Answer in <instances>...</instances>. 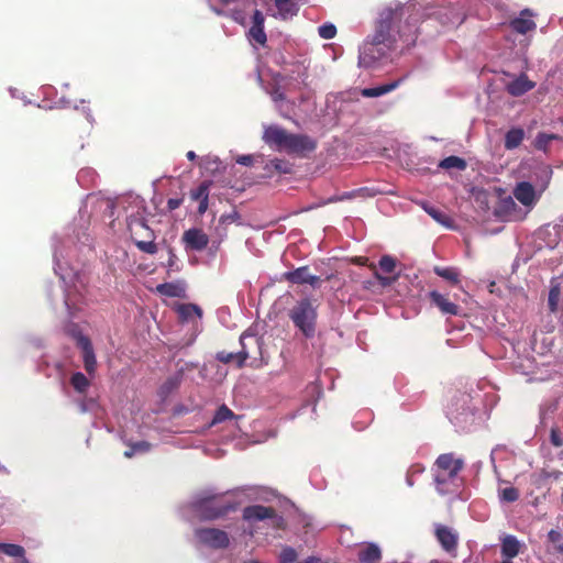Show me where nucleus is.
<instances>
[{"label": "nucleus", "mask_w": 563, "mask_h": 563, "mask_svg": "<svg viewBox=\"0 0 563 563\" xmlns=\"http://www.w3.org/2000/svg\"><path fill=\"white\" fill-rule=\"evenodd\" d=\"M421 18L420 8L416 3H396L384 8L374 34L361 48L358 64L371 68L377 62L388 58L391 53L413 46L418 38V24Z\"/></svg>", "instance_id": "nucleus-1"}, {"label": "nucleus", "mask_w": 563, "mask_h": 563, "mask_svg": "<svg viewBox=\"0 0 563 563\" xmlns=\"http://www.w3.org/2000/svg\"><path fill=\"white\" fill-rule=\"evenodd\" d=\"M263 140L277 151H285L299 157H303L317 148V141L309 135L289 133L278 125L266 128Z\"/></svg>", "instance_id": "nucleus-2"}, {"label": "nucleus", "mask_w": 563, "mask_h": 563, "mask_svg": "<svg viewBox=\"0 0 563 563\" xmlns=\"http://www.w3.org/2000/svg\"><path fill=\"white\" fill-rule=\"evenodd\" d=\"M289 318L306 338L314 335L317 310L309 298L299 300L289 311Z\"/></svg>", "instance_id": "nucleus-3"}, {"label": "nucleus", "mask_w": 563, "mask_h": 563, "mask_svg": "<svg viewBox=\"0 0 563 563\" xmlns=\"http://www.w3.org/2000/svg\"><path fill=\"white\" fill-rule=\"evenodd\" d=\"M240 362L250 361V366L260 367L263 361V339L255 333L245 331L240 336Z\"/></svg>", "instance_id": "nucleus-4"}, {"label": "nucleus", "mask_w": 563, "mask_h": 563, "mask_svg": "<svg viewBox=\"0 0 563 563\" xmlns=\"http://www.w3.org/2000/svg\"><path fill=\"white\" fill-rule=\"evenodd\" d=\"M129 230L140 251L151 255L157 252V245L154 242V232L146 225L143 219H131L129 222Z\"/></svg>", "instance_id": "nucleus-5"}, {"label": "nucleus", "mask_w": 563, "mask_h": 563, "mask_svg": "<svg viewBox=\"0 0 563 563\" xmlns=\"http://www.w3.org/2000/svg\"><path fill=\"white\" fill-rule=\"evenodd\" d=\"M543 172L545 174V181L541 186L539 191H537L536 188L528 181H521L517 184V186L514 189V197L525 207L528 213L533 209V207L539 201L542 191L547 188L548 183L551 178L552 170L550 169V167H544Z\"/></svg>", "instance_id": "nucleus-6"}, {"label": "nucleus", "mask_w": 563, "mask_h": 563, "mask_svg": "<svg viewBox=\"0 0 563 563\" xmlns=\"http://www.w3.org/2000/svg\"><path fill=\"white\" fill-rule=\"evenodd\" d=\"M194 506L203 520H216L234 510V506L231 504H218L214 495L199 496Z\"/></svg>", "instance_id": "nucleus-7"}, {"label": "nucleus", "mask_w": 563, "mask_h": 563, "mask_svg": "<svg viewBox=\"0 0 563 563\" xmlns=\"http://www.w3.org/2000/svg\"><path fill=\"white\" fill-rule=\"evenodd\" d=\"M242 518L249 523H255L269 519L275 529H284L286 523L283 516L278 515L273 507L263 505H251L243 509Z\"/></svg>", "instance_id": "nucleus-8"}, {"label": "nucleus", "mask_w": 563, "mask_h": 563, "mask_svg": "<svg viewBox=\"0 0 563 563\" xmlns=\"http://www.w3.org/2000/svg\"><path fill=\"white\" fill-rule=\"evenodd\" d=\"M196 537L200 543L214 550L225 549L230 544L228 533L217 528L197 529Z\"/></svg>", "instance_id": "nucleus-9"}, {"label": "nucleus", "mask_w": 563, "mask_h": 563, "mask_svg": "<svg viewBox=\"0 0 563 563\" xmlns=\"http://www.w3.org/2000/svg\"><path fill=\"white\" fill-rule=\"evenodd\" d=\"M282 278L291 284H309L313 288H318L321 284V278L317 275L310 274L308 266H301L296 268L295 271L285 272L282 275Z\"/></svg>", "instance_id": "nucleus-10"}, {"label": "nucleus", "mask_w": 563, "mask_h": 563, "mask_svg": "<svg viewBox=\"0 0 563 563\" xmlns=\"http://www.w3.org/2000/svg\"><path fill=\"white\" fill-rule=\"evenodd\" d=\"M183 242L187 250L200 252L208 246L209 236L201 229L191 228L184 232Z\"/></svg>", "instance_id": "nucleus-11"}, {"label": "nucleus", "mask_w": 563, "mask_h": 563, "mask_svg": "<svg viewBox=\"0 0 563 563\" xmlns=\"http://www.w3.org/2000/svg\"><path fill=\"white\" fill-rule=\"evenodd\" d=\"M497 213L508 221H519L525 219L528 214L526 209L520 208L511 197H507L500 201Z\"/></svg>", "instance_id": "nucleus-12"}, {"label": "nucleus", "mask_w": 563, "mask_h": 563, "mask_svg": "<svg viewBox=\"0 0 563 563\" xmlns=\"http://www.w3.org/2000/svg\"><path fill=\"white\" fill-rule=\"evenodd\" d=\"M548 307L551 312H558L563 307V276L552 278Z\"/></svg>", "instance_id": "nucleus-13"}, {"label": "nucleus", "mask_w": 563, "mask_h": 563, "mask_svg": "<svg viewBox=\"0 0 563 563\" xmlns=\"http://www.w3.org/2000/svg\"><path fill=\"white\" fill-rule=\"evenodd\" d=\"M533 13L529 9H525L520 12L519 16L510 21L511 29L519 34H527L530 31L536 30L537 24L532 20Z\"/></svg>", "instance_id": "nucleus-14"}, {"label": "nucleus", "mask_w": 563, "mask_h": 563, "mask_svg": "<svg viewBox=\"0 0 563 563\" xmlns=\"http://www.w3.org/2000/svg\"><path fill=\"white\" fill-rule=\"evenodd\" d=\"M457 470H451V471H442L437 470L434 475V482L437 484V489L440 494H446L449 492H452L455 484V475Z\"/></svg>", "instance_id": "nucleus-15"}, {"label": "nucleus", "mask_w": 563, "mask_h": 563, "mask_svg": "<svg viewBox=\"0 0 563 563\" xmlns=\"http://www.w3.org/2000/svg\"><path fill=\"white\" fill-rule=\"evenodd\" d=\"M536 84L527 77V75L521 74L514 80L507 84V91L514 97H520L533 89Z\"/></svg>", "instance_id": "nucleus-16"}, {"label": "nucleus", "mask_w": 563, "mask_h": 563, "mask_svg": "<svg viewBox=\"0 0 563 563\" xmlns=\"http://www.w3.org/2000/svg\"><path fill=\"white\" fill-rule=\"evenodd\" d=\"M429 298L432 305L438 307L442 313L457 314V306L450 301L445 295L440 294L437 290L429 292Z\"/></svg>", "instance_id": "nucleus-17"}, {"label": "nucleus", "mask_w": 563, "mask_h": 563, "mask_svg": "<svg viewBox=\"0 0 563 563\" xmlns=\"http://www.w3.org/2000/svg\"><path fill=\"white\" fill-rule=\"evenodd\" d=\"M360 563H379L382 560V551L375 543H367L357 552Z\"/></svg>", "instance_id": "nucleus-18"}, {"label": "nucleus", "mask_w": 563, "mask_h": 563, "mask_svg": "<svg viewBox=\"0 0 563 563\" xmlns=\"http://www.w3.org/2000/svg\"><path fill=\"white\" fill-rule=\"evenodd\" d=\"M435 537L445 551L450 552L454 550L456 538L445 526H437Z\"/></svg>", "instance_id": "nucleus-19"}, {"label": "nucleus", "mask_w": 563, "mask_h": 563, "mask_svg": "<svg viewBox=\"0 0 563 563\" xmlns=\"http://www.w3.org/2000/svg\"><path fill=\"white\" fill-rule=\"evenodd\" d=\"M84 343L85 345L79 347L82 353L84 367L89 375H93L97 369L95 350L91 342Z\"/></svg>", "instance_id": "nucleus-20"}, {"label": "nucleus", "mask_w": 563, "mask_h": 563, "mask_svg": "<svg viewBox=\"0 0 563 563\" xmlns=\"http://www.w3.org/2000/svg\"><path fill=\"white\" fill-rule=\"evenodd\" d=\"M520 548L521 544L515 536L507 534L501 539V554L508 560L517 556Z\"/></svg>", "instance_id": "nucleus-21"}, {"label": "nucleus", "mask_w": 563, "mask_h": 563, "mask_svg": "<svg viewBox=\"0 0 563 563\" xmlns=\"http://www.w3.org/2000/svg\"><path fill=\"white\" fill-rule=\"evenodd\" d=\"M400 82H401V79H398V80L391 81L389 84L380 85L377 87L364 88L361 91V95L366 98L380 97L383 95H386V93L395 90L399 86Z\"/></svg>", "instance_id": "nucleus-22"}, {"label": "nucleus", "mask_w": 563, "mask_h": 563, "mask_svg": "<svg viewBox=\"0 0 563 563\" xmlns=\"http://www.w3.org/2000/svg\"><path fill=\"white\" fill-rule=\"evenodd\" d=\"M177 312L181 321H189L194 317L199 319L202 317L201 308L195 303H183L178 307Z\"/></svg>", "instance_id": "nucleus-23"}, {"label": "nucleus", "mask_w": 563, "mask_h": 563, "mask_svg": "<svg viewBox=\"0 0 563 563\" xmlns=\"http://www.w3.org/2000/svg\"><path fill=\"white\" fill-rule=\"evenodd\" d=\"M525 137V131L521 128L510 129L505 135V147L507 150L517 148Z\"/></svg>", "instance_id": "nucleus-24"}, {"label": "nucleus", "mask_w": 563, "mask_h": 563, "mask_svg": "<svg viewBox=\"0 0 563 563\" xmlns=\"http://www.w3.org/2000/svg\"><path fill=\"white\" fill-rule=\"evenodd\" d=\"M70 385L78 394L86 395L91 384L81 372H76L70 376Z\"/></svg>", "instance_id": "nucleus-25"}, {"label": "nucleus", "mask_w": 563, "mask_h": 563, "mask_svg": "<svg viewBox=\"0 0 563 563\" xmlns=\"http://www.w3.org/2000/svg\"><path fill=\"white\" fill-rule=\"evenodd\" d=\"M279 15L283 19L294 16L298 12V7L292 0H274Z\"/></svg>", "instance_id": "nucleus-26"}, {"label": "nucleus", "mask_w": 563, "mask_h": 563, "mask_svg": "<svg viewBox=\"0 0 563 563\" xmlns=\"http://www.w3.org/2000/svg\"><path fill=\"white\" fill-rule=\"evenodd\" d=\"M65 333L76 341L78 347L84 346V342H91V340L81 332L77 323H68L65 328Z\"/></svg>", "instance_id": "nucleus-27"}, {"label": "nucleus", "mask_w": 563, "mask_h": 563, "mask_svg": "<svg viewBox=\"0 0 563 563\" xmlns=\"http://www.w3.org/2000/svg\"><path fill=\"white\" fill-rule=\"evenodd\" d=\"M561 137L558 135V134H553V133H538L534 141H533V146L538 150V151H542L544 153L548 152L549 150V145L552 141H555V140H560Z\"/></svg>", "instance_id": "nucleus-28"}, {"label": "nucleus", "mask_w": 563, "mask_h": 563, "mask_svg": "<svg viewBox=\"0 0 563 563\" xmlns=\"http://www.w3.org/2000/svg\"><path fill=\"white\" fill-rule=\"evenodd\" d=\"M241 352H227V351H220L217 353L216 358L217 361L229 364L231 362H234L239 368H242L244 366V363L240 362Z\"/></svg>", "instance_id": "nucleus-29"}, {"label": "nucleus", "mask_w": 563, "mask_h": 563, "mask_svg": "<svg viewBox=\"0 0 563 563\" xmlns=\"http://www.w3.org/2000/svg\"><path fill=\"white\" fill-rule=\"evenodd\" d=\"M181 377L180 375H174L168 377L163 385L161 386L159 394L162 397H167L175 389H177L180 385Z\"/></svg>", "instance_id": "nucleus-30"}, {"label": "nucleus", "mask_w": 563, "mask_h": 563, "mask_svg": "<svg viewBox=\"0 0 563 563\" xmlns=\"http://www.w3.org/2000/svg\"><path fill=\"white\" fill-rule=\"evenodd\" d=\"M0 552L11 558H19L25 554V550L22 545L13 544V543H2L0 542Z\"/></svg>", "instance_id": "nucleus-31"}, {"label": "nucleus", "mask_w": 563, "mask_h": 563, "mask_svg": "<svg viewBox=\"0 0 563 563\" xmlns=\"http://www.w3.org/2000/svg\"><path fill=\"white\" fill-rule=\"evenodd\" d=\"M211 181L205 180L197 188L190 190V198L195 201H201L209 198Z\"/></svg>", "instance_id": "nucleus-32"}, {"label": "nucleus", "mask_w": 563, "mask_h": 563, "mask_svg": "<svg viewBox=\"0 0 563 563\" xmlns=\"http://www.w3.org/2000/svg\"><path fill=\"white\" fill-rule=\"evenodd\" d=\"M249 38L250 41L255 42L262 46L265 45L267 36L264 31V26L252 25L249 30Z\"/></svg>", "instance_id": "nucleus-33"}, {"label": "nucleus", "mask_w": 563, "mask_h": 563, "mask_svg": "<svg viewBox=\"0 0 563 563\" xmlns=\"http://www.w3.org/2000/svg\"><path fill=\"white\" fill-rule=\"evenodd\" d=\"M435 465H437V470H442V471L457 470V462H454L452 455H449V454L440 455L437 459Z\"/></svg>", "instance_id": "nucleus-34"}, {"label": "nucleus", "mask_w": 563, "mask_h": 563, "mask_svg": "<svg viewBox=\"0 0 563 563\" xmlns=\"http://www.w3.org/2000/svg\"><path fill=\"white\" fill-rule=\"evenodd\" d=\"M426 211L435 220L438 221L439 223L445 225V227H449V228H452L453 227V220L450 219V217H448L444 212L433 208V207H430V208H426Z\"/></svg>", "instance_id": "nucleus-35"}, {"label": "nucleus", "mask_w": 563, "mask_h": 563, "mask_svg": "<svg viewBox=\"0 0 563 563\" xmlns=\"http://www.w3.org/2000/svg\"><path fill=\"white\" fill-rule=\"evenodd\" d=\"M267 167L274 168L279 174H290L292 172V164L279 158L272 159Z\"/></svg>", "instance_id": "nucleus-36"}, {"label": "nucleus", "mask_w": 563, "mask_h": 563, "mask_svg": "<svg viewBox=\"0 0 563 563\" xmlns=\"http://www.w3.org/2000/svg\"><path fill=\"white\" fill-rule=\"evenodd\" d=\"M434 273L452 284H457V272L453 267L435 266Z\"/></svg>", "instance_id": "nucleus-37"}, {"label": "nucleus", "mask_w": 563, "mask_h": 563, "mask_svg": "<svg viewBox=\"0 0 563 563\" xmlns=\"http://www.w3.org/2000/svg\"><path fill=\"white\" fill-rule=\"evenodd\" d=\"M397 266V261L390 255H383L378 262V267L382 272L386 274H391L395 272Z\"/></svg>", "instance_id": "nucleus-38"}, {"label": "nucleus", "mask_w": 563, "mask_h": 563, "mask_svg": "<svg viewBox=\"0 0 563 563\" xmlns=\"http://www.w3.org/2000/svg\"><path fill=\"white\" fill-rule=\"evenodd\" d=\"M156 290L167 297H177L179 296V286L173 284V283H164L159 284L156 287Z\"/></svg>", "instance_id": "nucleus-39"}, {"label": "nucleus", "mask_w": 563, "mask_h": 563, "mask_svg": "<svg viewBox=\"0 0 563 563\" xmlns=\"http://www.w3.org/2000/svg\"><path fill=\"white\" fill-rule=\"evenodd\" d=\"M234 417L233 411L228 408L225 405H222L214 413L212 419V424L223 422L225 420L232 419Z\"/></svg>", "instance_id": "nucleus-40"}, {"label": "nucleus", "mask_w": 563, "mask_h": 563, "mask_svg": "<svg viewBox=\"0 0 563 563\" xmlns=\"http://www.w3.org/2000/svg\"><path fill=\"white\" fill-rule=\"evenodd\" d=\"M500 499L507 503H514L519 498V492L514 487H506L499 492Z\"/></svg>", "instance_id": "nucleus-41"}, {"label": "nucleus", "mask_w": 563, "mask_h": 563, "mask_svg": "<svg viewBox=\"0 0 563 563\" xmlns=\"http://www.w3.org/2000/svg\"><path fill=\"white\" fill-rule=\"evenodd\" d=\"M371 267L374 269V277L378 280V283L386 287V286H390L393 283H395L398 278V275H395V276H383L376 265L372 264Z\"/></svg>", "instance_id": "nucleus-42"}, {"label": "nucleus", "mask_w": 563, "mask_h": 563, "mask_svg": "<svg viewBox=\"0 0 563 563\" xmlns=\"http://www.w3.org/2000/svg\"><path fill=\"white\" fill-rule=\"evenodd\" d=\"M319 35L324 40H331L336 35V27L331 23H325L318 29Z\"/></svg>", "instance_id": "nucleus-43"}, {"label": "nucleus", "mask_w": 563, "mask_h": 563, "mask_svg": "<svg viewBox=\"0 0 563 563\" xmlns=\"http://www.w3.org/2000/svg\"><path fill=\"white\" fill-rule=\"evenodd\" d=\"M297 552L291 547H286L282 550L279 560L280 563H294L297 560Z\"/></svg>", "instance_id": "nucleus-44"}, {"label": "nucleus", "mask_w": 563, "mask_h": 563, "mask_svg": "<svg viewBox=\"0 0 563 563\" xmlns=\"http://www.w3.org/2000/svg\"><path fill=\"white\" fill-rule=\"evenodd\" d=\"M240 220V214L238 211L233 210L232 212L230 213H224L220 217L219 219V222L220 224H228V223H233V222H238Z\"/></svg>", "instance_id": "nucleus-45"}, {"label": "nucleus", "mask_w": 563, "mask_h": 563, "mask_svg": "<svg viewBox=\"0 0 563 563\" xmlns=\"http://www.w3.org/2000/svg\"><path fill=\"white\" fill-rule=\"evenodd\" d=\"M550 441L554 446L561 448L563 445L562 432L559 429H552L550 433Z\"/></svg>", "instance_id": "nucleus-46"}, {"label": "nucleus", "mask_w": 563, "mask_h": 563, "mask_svg": "<svg viewBox=\"0 0 563 563\" xmlns=\"http://www.w3.org/2000/svg\"><path fill=\"white\" fill-rule=\"evenodd\" d=\"M439 167L441 168H451V167H457V156L452 155L444 159H442L439 163Z\"/></svg>", "instance_id": "nucleus-47"}, {"label": "nucleus", "mask_w": 563, "mask_h": 563, "mask_svg": "<svg viewBox=\"0 0 563 563\" xmlns=\"http://www.w3.org/2000/svg\"><path fill=\"white\" fill-rule=\"evenodd\" d=\"M133 450L136 452H147L151 449V444L146 441H139L131 444Z\"/></svg>", "instance_id": "nucleus-48"}, {"label": "nucleus", "mask_w": 563, "mask_h": 563, "mask_svg": "<svg viewBox=\"0 0 563 563\" xmlns=\"http://www.w3.org/2000/svg\"><path fill=\"white\" fill-rule=\"evenodd\" d=\"M265 18L260 10H255L253 13V24L257 26H264Z\"/></svg>", "instance_id": "nucleus-49"}, {"label": "nucleus", "mask_w": 563, "mask_h": 563, "mask_svg": "<svg viewBox=\"0 0 563 563\" xmlns=\"http://www.w3.org/2000/svg\"><path fill=\"white\" fill-rule=\"evenodd\" d=\"M181 203H183V199L181 198H169L167 200V209L169 211H173V210L179 208Z\"/></svg>", "instance_id": "nucleus-50"}, {"label": "nucleus", "mask_w": 563, "mask_h": 563, "mask_svg": "<svg viewBox=\"0 0 563 563\" xmlns=\"http://www.w3.org/2000/svg\"><path fill=\"white\" fill-rule=\"evenodd\" d=\"M236 163L243 166H250L253 163V157L251 155H241L236 158Z\"/></svg>", "instance_id": "nucleus-51"}, {"label": "nucleus", "mask_w": 563, "mask_h": 563, "mask_svg": "<svg viewBox=\"0 0 563 563\" xmlns=\"http://www.w3.org/2000/svg\"><path fill=\"white\" fill-rule=\"evenodd\" d=\"M271 96H272V98H273V100H274L275 102H277V101H282V100H284V99H285V95H284V92H282V91H280V89H279V88H275V89L271 92Z\"/></svg>", "instance_id": "nucleus-52"}, {"label": "nucleus", "mask_w": 563, "mask_h": 563, "mask_svg": "<svg viewBox=\"0 0 563 563\" xmlns=\"http://www.w3.org/2000/svg\"><path fill=\"white\" fill-rule=\"evenodd\" d=\"M208 207H209V198L202 199L201 201H199L198 213L200 216L203 214L208 210Z\"/></svg>", "instance_id": "nucleus-53"}, {"label": "nucleus", "mask_w": 563, "mask_h": 563, "mask_svg": "<svg viewBox=\"0 0 563 563\" xmlns=\"http://www.w3.org/2000/svg\"><path fill=\"white\" fill-rule=\"evenodd\" d=\"M548 538L551 542H558L561 539V533L556 530H551L548 533Z\"/></svg>", "instance_id": "nucleus-54"}, {"label": "nucleus", "mask_w": 563, "mask_h": 563, "mask_svg": "<svg viewBox=\"0 0 563 563\" xmlns=\"http://www.w3.org/2000/svg\"><path fill=\"white\" fill-rule=\"evenodd\" d=\"M320 559L316 556H309L308 559L299 562V563H319Z\"/></svg>", "instance_id": "nucleus-55"}, {"label": "nucleus", "mask_w": 563, "mask_h": 563, "mask_svg": "<svg viewBox=\"0 0 563 563\" xmlns=\"http://www.w3.org/2000/svg\"><path fill=\"white\" fill-rule=\"evenodd\" d=\"M135 454V451L133 450V448L130 445V449L124 451L123 455L124 457L126 459H131L132 456H134Z\"/></svg>", "instance_id": "nucleus-56"}, {"label": "nucleus", "mask_w": 563, "mask_h": 563, "mask_svg": "<svg viewBox=\"0 0 563 563\" xmlns=\"http://www.w3.org/2000/svg\"><path fill=\"white\" fill-rule=\"evenodd\" d=\"M220 244H221V240H219V241H213V242H212V247H211L212 252H214V253H216V252L219 250Z\"/></svg>", "instance_id": "nucleus-57"}, {"label": "nucleus", "mask_w": 563, "mask_h": 563, "mask_svg": "<svg viewBox=\"0 0 563 563\" xmlns=\"http://www.w3.org/2000/svg\"><path fill=\"white\" fill-rule=\"evenodd\" d=\"M186 156L189 161H195L197 158V155L194 151L187 152Z\"/></svg>", "instance_id": "nucleus-58"}, {"label": "nucleus", "mask_w": 563, "mask_h": 563, "mask_svg": "<svg viewBox=\"0 0 563 563\" xmlns=\"http://www.w3.org/2000/svg\"><path fill=\"white\" fill-rule=\"evenodd\" d=\"M18 559V563H29V560L25 558V554H23V556H19Z\"/></svg>", "instance_id": "nucleus-59"}, {"label": "nucleus", "mask_w": 563, "mask_h": 563, "mask_svg": "<svg viewBox=\"0 0 563 563\" xmlns=\"http://www.w3.org/2000/svg\"><path fill=\"white\" fill-rule=\"evenodd\" d=\"M466 166V163L464 159L460 158V170H463Z\"/></svg>", "instance_id": "nucleus-60"}, {"label": "nucleus", "mask_w": 563, "mask_h": 563, "mask_svg": "<svg viewBox=\"0 0 563 563\" xmlns=\"http://www.w3.org/2000/svg\"><path fill=\"white\" fill-rule=\"evenodd\" d=\"M446 343H448L451 347H454V344L452 343V340L448 339V340H446Z\"/></svg>", "instance_id": "nucleus-61"}, {"label": "nucleus", "mask_w": 563, "mask_h": 563, "mask_svg": "<svg viewBox=\"0 0 563 563\" xmlns=\"http://www.w3.org/2000/svg\"><path fill=\"white\" fill-rule=\"evenodd\" d=\"M558 550H559L560 552H563V543H562V544H560V545L558 547Z\"/></svg>", "instance_id": "nucleus-62"}, {"label": "nucleus", "mask_w": 563, "mask_h": 563, "mask_svg": "<svg viewBox=\"0 0 563 563\" xmlns=\"http://www.w3.org/2000/svg\"><path fill=\"white\" fill-rule=\"evenodd\" d=\"M501 563H512L510 560L503 561Z\"/></svg>", "instance_id": "nucleus-63"}, {"label": "nucleus", "mask_w": 563, "mask_h": 563, "mask_svg": "<svg viewBox=\"0 0 563 563\" xmlns=\"http://www.w3.org/2000/svg\"><path fill=\"white\" fill-rule=\"evenodd\" d=\"M222 235H227V229H223V234Z\"/></svg>", "instance_id": "nucleus-64"}]
</instances>
